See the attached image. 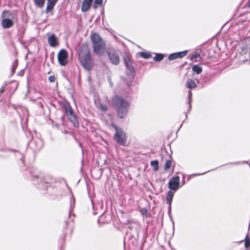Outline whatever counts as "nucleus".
Wrapping results in <instances>:
<instances>
[{
	"instance_id": "nucleus-1",
	"label": "nucleus",
	"mask_w": 250,
	"mask_h": 250,
	"mask_svg": "<svg viewBox=\"0 0 250 250\" xmlns=\"http://www.w3.org/2000/svg\"><path fill=\"white\" fill-rule=\"evenodd\" d=\"M112 104L117 110L118 117L124 118L128 112L129 103L122 97L116 96L112 99Z\"/></svg>"
},
{
	"instance_id": "nucleus-2",
	"label": "nucleus",
	"mask_w": 250,
	"mask_h": 250,
	"mask_svg": "<svg viewBox=\"0 0 250 250\" xmlns=\"http://www.w3.org/2000/svg\"><path fill=\"white\" fill-rule=\"evenodd\" d=\"M91 40L93 44L94 51L99 55H103L105 49V43L100 35L94 33L91 35Z\"/></svg>"
},
{
	"instance_id": "nucleus-3",
	"label": "nucleus",
	"mask_w": 250,
	"mask_h": 250,
	"mask_svg": "<svg viewBox=\"0 0 250 250\" xmlns=\"http://www.w3.org/2000/svg\"><path fill=\"white\" fill-rule=\"evenodd\" d=\"M82 47L86 51V54L82 58L81 63L83 68L87 70H90L92 67V62L90 55V51L87 45L83 44Z\"/></svg>"
},
{
	"instance_id": "nucleus-4",
	"label": "nucleus",
	"mask_w": 250,
	"mask_h": 250,
	"mask_svg": "<svg viewBox=\"0 0 250 250\" xmlns=\"http://www.w3.org/2000/svg\"><path fill=\"white\" fill-rule=\"evenodd\" d=\"M114 128L116 130L114 138L116 142L121 145H125L126 142V136L125 132L121 128L114 125Z\"/></svg>"
},
{
	"instance_id": "nucleus-5",
	"label": "nucleus",
	"mask_w": 250,
	"mask_h": 250,
	"mask_svg": "<svg viewBox=\"0 0 250 250\" xmlns=\"http://www.w3.org/2000/svg\"><path fill=\"white\" fill-rule=\"evenodd\" d=\"M125 64L126 67V73L128 76L133 77L135 73L134 68L132 65V62L131 59L128 55L124 58Z\"/></svg>"
},
{
	"instance_id": "nucleus-6",
	"label": "nucleus",
	"mask_w": 250,
	"mask_h": 250,
	"mask_svg": "<svg viewBox=\"0 0 250 250\" xmlns=\"http://www.w3.org/2000/svg\"><path fill=\"white\" fill-rule=\"evenodd\" d=\"M57 58L61 65L65 66L68 63V53L65 49H61L58 52Z\"/></svg>"
},
{
	"instance_id": "nucleus-7",
	"label": "nucleus",
	"mask_w": 250,
	"mask_h": 250,
	"mask_svg": "<svg viewBox=\"0 0 250 250\" xmlns=\"http://www.w3.org/2000/svg\"><path fill=\"white\" fill-rule=\"evenodd\" d=\"M107 54L112 64L117 65L119 64L120 61L119 55L116 51L114 50H110L107 51Z\"/></svg>"
},
{
	"instance_id": "nucleus-8",
	"label": "nucleus",
	"mask_w": 250,
	"mask_h": 250,
	"mask_svg": "<svg viewBox=\"0 0 250 250\" xmlns=\"http://www.w3.org/2000/svg\"><path fill=\"white\" fill-rule=\"evenodd\" d=\"M65 112L69 121L74 126H78V121L76 117L73 114L72 109L70 106H64Z\"/></svg>"
},
{
	"instance_id": "nucleus-9",
	"label": "nucleus",
	"mask_w": 250,
	"mask_h": 250,
	"mask_svg": "<svg viewBox=\"0 0 250 250\" xmlns=\"http://www.w3.org/2000/svg\"><path fill=\"white\" fill-rule=\"evenodd\" d=\"M180 186V177L176 176L172 177L168 182V188L171 190H177Z\"/></svg>"
},
{
	"instance_id": "nucleus-10",
	"label": "nucleus",
	"mask_w": 250,
	"mask_h": 250,
	"mask_svg": "<svg viewBox=\"0 0 250 250\" xmlns=\"http://www.w3.org/2000/svg\"><path fill=\"white\" fill-rule=\"evenodd\" d=\"M188 53L187 50H185L181 52H178L174 53H171L169 55L168 59L169 61H172L179 58H182L185 57Z\"/></svg>"
},
{
	"instance_id": "nucleus-11",
	"label": "nucleus",
	"mask_w": 250,
	"mask_h": 250,
	"mask_svg": "<svg viewBox=\"0 0 250 250\" xmlns=\"http://www.w3.org/2000/svg\"><path fill=\"white\" fill-rule=\"evenodd\" d=\"M1 25L4 28H8L13 25V21L10 19H4L1 21Z\"/></svg>"
},
{
	"instance_id": "nucleus-12",
	"label": "nucleus",
	"mask_w": 250,
	"mask_h": 250,
	"mask_svg": "<svg viewBox=\"0 0 250 250\" xmlns=\"http://www.w3.org/2000/svg\"><path fill=\"white\" fill-rule=\"evenodd\" d=\"M48 42L49 45L52 47H55L58 45L57 39L54 34L48 37Z\"/></svg>"
},
{
	"instance_id": "nucleus-13",
	"label": "nucleus",
	"mask_w": 250,
	"mask_h": 250,
	"mask_svg": "<svg viewBox=\"0 0 250 250\" xmlns=\"http://www.w3.org/2000/svg\"><path fill=\"white\" fill-rule=\"evenodd\" d=\"M58 0H47L46 12L51 11L53 8Z\"/></svg>"
},
{
	"instance_id": "nucleus-14",
	"label": "nucleus",
	"mask_w": 250,
	"mask_h": 250,
	"mask_svg": "<svg viewBox=\"0 0 250 250\" xmlns=\"http://www.w3.org/2000/svg\"><path fill=\"white\" fill-rule=\"evenodd\" d=\"M93 0H84L82 5V11L85 12L90 8Z\"/></svg>"
},
{
	"instance_id": "nucleus-15",
	"label": "nucleus",
	"mask_w": 250,
	"mask_h": 250,
	"mask_svg": "<svg viewBox=\"0 0 250 250\" xmlns=\"http://www.w3.org/2000/svg\"><path fill=\"white\" fill-rule=\"evenodd\" d=\"M186 87L188 88H195L197 85L195 82L191 79H188L186 83Z\"/></svg>"
},
{
	"instance_id": "nucleus-16",
	"label": "nucleus",
	"mask_w": 250,
	"mask_h": 250,
	"mask_svg": "<svg viewBox=\"0 0 250 250\" xmlns=\"http://www.w3.org/2000/svg\"><path fill=\"white\" fill-rule=\"evenodd\" d=\"M192 70L197 74H200L203 70L202 67L199 64H195L192 66Z\"/></svg>"
},
{
	"instance_id": "nucleus-17",
	"label": "nucleus",
	"mask_w": 250,
	"mask_h": 250,
	"mask_svg": "<svg viewBox=\"0 0 250 250\" xmlns=\"http://www.w3.org/2000/svg\"><path fill=\"white\" fill-rule=\"evenodd\" d=\"M173 197V193H172L171 190H169L167 193V196L166 198V202L168 205H171V202L172 201Z\"/></svg>"
},
{
	"instance_id": "nucleus-18",
	"label": "nucleus",
	"mask_w": 250,
	"mask_h": 250,
	"mask_svg": "<svg viewBox=\"0 0 250 250\" xmlns=\"http://www.w3.org/2000/svg\"><path fill=\"white\" fill-rule=\"evenodd\" d=\"M97 107L99 110L103 112H105L108 110L107 106L101 103H98L97 104Z\"/></svg>"
},
{
	"instance_id": "nucleus-19",
	"label": "nucleus",
	"mask_w": 250,
	"mask_h": 250,
	"mask_svg": "<svg viewBox=\"0 0 250 250\" xmlns=\"http://www.w3.org/2000/svg\"><path fill=\"white\" fill-rule=\"evenodd\" d=\"M150 165L153 167V169L155 171H157L159 168V162L157 160H154L151 162Z\"/></svg>"
},
{
	"instance_id": "nucleus-20",
	"label": "nucleus",
	"mask_w": 250,
	"mask_h": 250,
	"mask_svg": "<svg viewBox=\"0 0 250 250\" xmlns=\"http://www.w3.org/2000/svg\"><path fill=\"white\" fill-rule=\"evenodd\" d=\"M164 58V55L162 53H157L153 58V60L156 62H160Z\"/></svg>"
},
{
	"instance_id": "nucleus-21",
	"label": "nucleus",
	"mask_w": 250,
	"mask_h": 250,
	"mask_svg": "<svg viewBox=\"0 0 250 250\" xmlns=\"http://www.w3.org/2000/svg\"><path fill=\"white\" fill-rule=\"evenodd\" d=\"M191 97H192V92H191V90H189L188 92V111H190V110L191 109Z\"/></svg>"
},
{
	"instance_id": "nucleus-22",
	"label": "nucleus",
	"mask_w": 250,
	"mask_h": 250,
	"mask_svg": "<svg viewBox=\"0 0 250 250\" xmlns=\"http://www.w3.org/2000/svg\"><path fill=\"white\" fill-rule=\"evenodd\" d=\"M35 4L40 8L43 7L45 0H33Z\"/></svg>"
},
{
	"instance_id": "nucleus-23",
	"label": "nucleus",
	"mask_w": 250,
	"mask_h": 250,
	"mask_svg": "<svg viewBox=\"0 0 250 250\" xmlns=\"http://www.w3.org/2000/svg\"><path fill=\"white\" fill-rule=\"evenodd\" d=\"M140 55L141 57L145 59H149L151 57V53L148 52H141Z\"/></svg>"
},
{
	"instance_id": "nucleus-24",
	"label": "nucleus",
	"mask_w": 250,
	"mask_h": 250,
	"mask_svg": "<svg viewBox=\"0 0 250 250\" xmlns=\"http://www.w3.org/2000/svg\"><path fill=\"white\" fill-rule=\"evenodd\" d=\"M244 246L246 249L249 248L250 246V238L249 237L248 234H247L245 237Z\"/></svg>"
},
{
	"instance_id": "nucleus-25",
	"label": "nucleus",
	"mask_w": 250,
	"mask_h": 250,
	"mask_svg": "<svg viewBox=\"0 0 250 250\" xmlns=\"http://www.w3.org/2000/svg\"><path fill=\"white\" fill-rule=\"evenodd\" d=\"M172 166V161L170 160H167L164 165V169L165 170H167L169 169Z\"/></svg>"
},
{
	"instance_id": "nucleus-26",
	"label": "nucleus",
	"mask_w": 250,
	"mask_h": 250,
	"mask_svg": "<svg viewBox=\"0 0 250 250\" xmlns=\"http://www.w3.org/2000/svg\"><path fill=\"white\" fill-rule=\"evenodd\" d=\"M103 0H95L94 4L93 5V7L95 9H96L98 8L97 5H99L101 6L103 5Z\"/></svg>"
},
{
	"instance_id": "nucleus-27",
	"label": "nucleus",
	"mask_w": 250,
	"mask_h": 250,
	"mask_svg": "<svg viewBox=\"0 0 250 250\" xmlns=\"http://www.w3.org/2000/svg\"><path fill=\"white\" fill-rule=\"evenodd\" d=\"M200 57V54L198 53H195L190 57V60L194 62H198L197 59Z\"/></svg>"
},
{
	"instance_id": "nucleus-28",
	"label": "nucleus",
	"mask_w": 250,
	"mask_h": 250,
	"mask_svg": "<svg viewBox=\"0 0 250 250\" xmlns=\"http://www.w3.org/2000/svg\"><path fill=\"white\" fill-rule=\"evenodd\" d=\"M140 213L142 214L143 216H146V217H147L148 213H147V210L145 208H142L140 210Z\"/></svg>"
},
{
	"instance_id": "nucleus-29",
	"label": "nucleus",
	"mask_w": 250,
	"mask_h": 250,
	"mask_svg": "<svg viewBox=\"0 0 250 250\" xmlns=\"http://www.w3.org/2000/svg\"><path fill=\"white\" fill-rule=\"evenodd\" d=\"M56 78L54 76L51 75L48 77V80L50 83H53L55 81Z\"/></svg>"
},
{
	"instance_id": "nucleus-30",
	"label": "nucleus",
	"mask_w": 250,
	"mask_h": 250,
	"mask_svg": "<svg viewBox=\"0 0 250 250\" xmlns=\"http://www.w3.org/2000/svg\"><path fill=\"white\" fill-rule=\"evenodd\" d=\"M17 65H18V61L15 60L14 62L13 67H12V69H13V72H15V70L16 68H17Z\"/></svg>"
},
{
	"instance_id": "nucleus-31",
	"label": "nucleus",
	"mask_w": 250,
	"mask_h": 250,
	"mask_svg": "<svg viewBox=\"0 0 250 250\" xmlns=\"http://www.w3.org/2000/svg\"><path fill=\"white\" fill-rule=\"evenodd\" d=\"M17 65H18V61L15 60L14 62L13 67H12V69H13V72H15V70L16 68H17Z\"/></svg>"
},
{
	"instance_id": "nucleus-32",
	"label": "nucleus",
	"mask_w": 250,
	"mask_h": 250,
	"mask_svg": "<svg viewBox=\"0 0 250 250\" xmlns=\"http://www.w3.org/2000/svg\"><path fill=\"white\" fill-rule=\"evenodd\" d=\"M5 91V87H2L0 88V94L2 93Z\"/></svg>"
},
{
	"instance_id": "nucleus-33",
	"label": "nucleus",
	"mask_w": 250,
	"mask_h": 250,
	"mask_svg": "<svg viewBox=\"0 0 250 250\" xmlns=\"http://www.w3.org/2000/svg\"><path fill=\"white\" fill-rule=\"evenodd\" d=\"M171 210V205H169V206H168V214H169V215L170 214Z\"/></svg>"
},
{
	"instance_id": "nucleus-34",
	"label": "nucleus",
	"mask_w": 250,
	"mask_h": 250,
	"mask_svg": "<svg viewBox=\"0 0 250 250\" xmlns=\"http://www.w3.org/2000/svg\"><path fill=\"white\" fill-rule=\"evenodd\" d=\"M207 172H204V173H196V174H194V176H199V175H203L205 173H206Z\"/></svg>"
},
{
	"instance_id": "nucleus-35",
	"label": "nucleus",
	"mask_w": 250,
	"mask_h": 250,
	"mask_svg": "<svg viewBox=\"0 0 250 250\" xmlns=\"http://www.w3.org/2000/svg\"><path fill=\"white\" fill-rule=\"evenodd\" d=\"M247 4H248V6L250 7V0H248Z\"/></svg>"
},
{
	"instance_id": "nucleus-36",
	"label": "nucleus",
	"mask_w": 250,
	"mask_h": 250,
	"mask_svg": "<svg viewBox=\"0 0 250 250\" xmlns=\"http://www.w3.org/2000/svg\"><path fill=\"white\" fill-rule=\"evenodd\" d=\"M5 12L7 13V12H8V11H6V10H5V11H3V13H5Z\"/></svg>"
},
{
	"instance_id": "nucleus-37",
	"label": "nucleus",
	"mask_w": 250,
	"mask_h": 250,
	"mask_svg": "<svg viewBox=\"0 0 250 250\" xmlns=\"http://www.w3.org/2000/svg\"><path fill=\"white\" fill-rule=\"evenodd\" d=\"M82 51H81V52H80L79 51V56H80V55H81L80 54H81V53H82Z\"/></svg>"
},
{
	"instance_id": "nucleus-38",
	"label": "nucleus",
	"mask_w": 250,
	"mask_h": 250,
	"mask_svg": "<svg viewBox=\"0 0 250 250\" xmlns=\"http://www.w3.org/2000/svg\"><path fill=\"white\" fill-rule=\"evenodd\" d=\"M185 181H183V184H185Z\"/></svg>"
}]
</instances>
